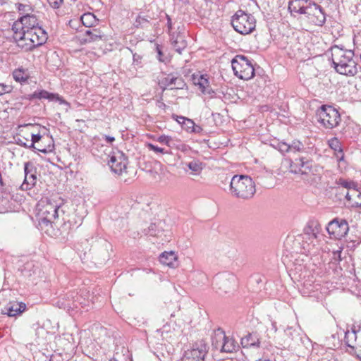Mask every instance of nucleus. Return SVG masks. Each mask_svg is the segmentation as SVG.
Wrapping results in <instances>:
<instances>
[{"label":"nucleus","mask_w":361,"mask_h":361,"mask_svg":"<svg viewBox=\"0 0 361 361\" xmlns=\"http://www.w3.org/2000/svg\"><path fill=\"white\" fill-rule=\"evenodd\" d=\"M42 139V135L39 133H32L31 134V142L28 146V149H32L33 150H36L44 154H47L49 152H51V149L47 148H37L35 146V144L39 142V141Z\"/></svg>","instance_id":"nucleus-28"},{"label":"nucleus","mask_w":361,"mask_h":361,"mask_svg":"<svg viewBox=\"0 0 361 361\" xmlns=\"http://www.w3.org/2000/svg\"><path fill=\"white\" fill-rule=\"evenodd\" d=\"M305 16L314 25L322 26L326 22V16L322 8L314 2H312Z\"/></svg>","instance_id":"nucleus-11"},{"label":"nucleus","mask_w":361,"mask_h":361,"mask_svg":"<svg viewBox=\"0 0 361 361\" xmlns=\"http://www.w3.org/2000/svg\"><path fill=\"white\" fill-rule=\"evenodd\" d=\"M357 195V193H354L353 192H351V190H349L345 195V198L347 200L350 201L353 197H356Z\"/></svg>","instance_id":"nucleus-44"},{"label":"nucleus","mask_w":361,"mask_h":361,"mask_svg":"<svg viewBox=\"0 0 361 361\" xmlns=\"http://www.w3.org/2000/svg\"><path fill=\"white\" fill-rule=\"evenodd\" d=\"M159 106L161 107V108H164L166 106V104L163 102H161L159 104Z\"/></svg>","instance_id":"nucleus-53"},{"label":"nucleus","mask_w":361,"mask_h":361,"mask_svg":"<svg viewBox=\"0 0 361 361\" xmlns=\"http://www.w3.org/2000/svg\"><path fill=\"white\" fill-rule=\"evenodd\" d=\"M294 330L292 329L291 327H288L286 330H285V332H286V334L290 337H292L293 336V333Z\"/></svg>","instance_id":"nucleus-46"},{"label":"nucleus","mask_w":361,"mask_h":361,"mask_svg":"<svg viewBox=\"0 0 361 361\" xmlns=\"http://www.w3.org/2000/svg\"><path fill=\"white\" fill-rule=\"evenodd\" d=\"M159 86L163 91L166 89H183L185 85L183 78L173 73L164 75L159 80Z\"/></svg>","instance_id":"nucleus-12"},{"label":"nucleus","mask_w":361,"mask_h":361,"mask_svg":"<svg viewBox=\"0 0 361 361\" xmlns=\"http://www.w3.org/2000/svg\"><path fill=\"white\" fill-rule=\"evenodd\" d=\"M108 164L114 173L121 174L126 169L128 159L122 152L117 151L111 155Z\"/></svg>","instance_id":"nucleus-13"},{"label":"nucleus","mask_w":361,"mask_h":361,"mask_svg":"<svg viewBox=\"0 0 361 361\" xmlns=\"http://www.w3.org/2000/svg\"><path fill=\"white\" fill-rule=\"evenodd\" d=\"M326 230L331 238L341 239L348 233L349 226L346 220L335 219L328 224Z\"/></svg>","instance_id":"nucleus-10"},{"label":"nucleus","mask_w":361,"mask_h":361,"mask_svg":"<svg viewBox=\"0 0 361 361\" xmlns=\"http://www.w3.org/2000/svg\"><path fill=\"white\" fill-rule=\"evenodd\" d=\"M236 276L231 273H223L216 275L214 279V284L219 293H228L236 286Z\"/></svg>","instance_id":"nucleus-9"},{"label":"nucleus","mask_w":361,"mask_h":361,"mask_svg":"<svg viewBox=\"0 0 361 361\" xmlns=\"http://www.w3.org/2000/svg\"><path fill=\"white\" fill-rule=\"evenodd\" d=\"M359 200L361 201V192L359 191V190L357 189V197H356Z\"/></svg>","instance_id":"nucleus-51"},{"label":"nucleus","mask_w":361,"mask_h":361,"mask_svg":"<svg viewBox=\"0 0 361 361\" xmlns=\"http://www.w3.org/2000/svg\"><path fill=\"white\" fill-rule=\"evenodd\" d=\"M36 168L32 162L27 161L24 164L25 178L20 185L23 190H30L36 185L37 176Z\"/></svg>","instance_id":"nucleus-14"},{"label":"nucleus","mask_w":361,"mask_h":361,"mask_svg":"<svg viewBox=\"0 0 361 361\" xmlns=\"http://www.w3.org/2000/svg\"><path fill=\"white\" fill-rule=\"evenodd\" d=\"M28 142L29 140L27 138L23 137V139H21L18 137L17 140V144L25 148H28V146L30 145V144H28Z\"/></svg>","instance_id":"nucleus-39"},{"label":"nucleus","mask_w":361,"mask_h":361,"mask_svg":"<svg viewBox=\"0 0 361 361\" xmlns=\"http://www.w3.org/2000/svg\"><path fill=\"white\" fill-rule=\"evenodd\" d=\"M37 148H42V146H38L37 147Z\"/></svg>","instance_id":"nucleus-60"},{"label":"nucleus","mask_w":361,"mask_h":361,"mask_svg":"<svg viewBox=\"0 0 361 361\" xmlns=\"http://www.w3.org/2000/svg\"><path fill=\"white\" fill-rule=\"evenodd\" d=\"M259 338L257 333H249L241 338V345L243 348L259 347Z\"/></svg>","instance_id":"nucleus-24"},{"label":"nucleus","mask_w":361,"mask_h":361,"mask_svg":"<svg viewBox=\"0 0 361 361\" xmlns=\"http://www.w3.org/2000/svg\"><path fill=\"white\" fill-rule=\"evenodd\" d=\"M276 148L282 154L295 153L302 152L304 149V145L299 140H293L291 144L284 142H280L277 144Z\"/></svg>","instance_id":"nucleus-18"},{"label":"nucleus","mask_w":361,"mask_h":361,"mask_svg":"<svg viewBox=\"0 0 361 361\" xmlns=\"http://www.w3.org/2000/svg\"><path fill=\"white\" fill-rule=\"evenodd\" d=\"M338 185L346 188L354 193H357L358 185L356 182L353 180H348L345 179L340 178L338 182Z\"/></svg>","instance_id":"nucleus-31"},{"label":"nucleus","mask_w":361,"mask_h":361,"mask_svg":"<svg viewBox=\"0 0 361 361\" xmlns=\"http://www.w3.org/2000/svg\"><path fill=\"white\" fill-rule=\"evenodd\" d=\"M181 165L183 166V169L186 171L185 166L188 167L190 171V174L192 175H200L203 169L204 164L200 161L199 159H194L189 162H181Z\"/></svg>","instance_id":"nucleus-22"},{"label":"nucleus","mask_w":361,"mask_h":361,"mask_svg":"<svg viewBox=\"0 0 361 361\" xmlns=\"http://www.w3.org/2000/svg\"><path fill=\"white\" fill-rule=\"evenodd\" d=\"M312 1L310 0H290L288 10L293 16L305 15Z\"/></svg>","instance_id":"nucleus-17"},{"label":"nucleus","mask_w":361,"mask_h":361,"mask_svg":"<svg viewBox=\"0 0 361 361\" xmlns=\"http://www.w3.org/2000/svg\"><path fill=\"white\" fill-rule=\"evenodd\" d=\"M67 306H68V307H71V305L70 303H68V304H67Z\"/></svg>","instance_id":"nucleus-58"},{"label":"nucleus","mask_w":361,"mask_h":361,"mask_svg":"<svg viewBox=\"0 0 361 361\" xmlns=\"http://www.w3.org/2000/svg\"><path fill=\"white\" fill-rule=\"evenodd\" d=\"M235 75L242 80H247L255 75L254 67L248 59L243 55H237L231 61Z\"/></svg>","instance_id":"nucleus-7"},{"label":"nucleus","mask_w":361,"mask_h":361,"mask_svg":"<svg viewBox=\"0 0 361 361\" xmlns=\"http://www.w3.org/2000/svg\"><path fill=\"white\" fill-rule=\"evenodd\" d=\"M212 345L216 350L226 353L235 352L239 348L235 339L226 336L225 332L220 329H217L212 337Z\"/></svg>","instance_id":"nucleus-6"},{"label":"nucleus","mask_w":361,"mask_h":361,"mask_svg":"<svg viewBox=\"0 0 361 361\" xmlns=\"http://www.w3.org/2000/svg\"><path fill=\"white\" fill-rule=\"evenodd\" d=\"M9 92V87L0 84V95H3L4 93Z\"/></svg>","instance_id":"nucleus-43"},{"label":"nucleus","mask_w":361,"mask_h":361,"mask_svg":"<svg viewBox=\"0 0 361 361\" xmlns=\"http://www.w3.org/2000/svg\"><path fill=\"white\" fill-rule=\"evenodd\" d=\"M171 138L166 135H161L157 138V141L161 144L168 145Z\"/></svg>","instance_id":"nucleus-40"},{"label":"nucleus","mask_w":361,"mask_h":361,"mask_svg":"<svg viewBox=\"0 0 361 361\" xmlns=\"http://www.w3.org/2000/svg\"><path fill=\"white\" fill-rule=\"evenodd\" d=\"M18 10H19V11L20 12V13L23 16L25 15L27 13H30L33 11V9L32 8V7L30 6H29V5H24V4H19Z\"/></svg>","instance_id":"nucleus-33"},{"label":"nucleus","mask_w":361,"mask_h":361,"mask_svg":"<svg viewBox=\"0 0 361 361\" xmlns=\"http://www.w3.org/2000/svg\"><path fill=\"white\" fill-rule=\"evenodd\" d=\"M61 202H57L54 198H42L38 203L39 223L41 226H49L59 216V209Z\"/></svg>","instance_id":"nucleus-4"},{"label":"nucleus","mask_w":361,"mask_h":361,"mask_svg":"<svg viewBox=\"0 0 361 361\" xmlns=\"http://www.w3.org/2000/svg\"><path fill=\"white\" fill-rule=\"evenodd\" d=\"M159 261L164 265L174 267L177 261V255L173 251L164 252L159 256Z\"/></svg>","instance_id":"nucleus-25"},{"label":"nucleus","mask_w":361,"mask_h":361,"mask_svg":"<svg viewBox=\"0 0 361 361\" xmlns=\"http://www.w3.org/2000/svg\"><path fill=\"white\" fill-rule=\"evenodd\" d=\"M25 126L26 128H32V127H34V126L32 124H31V123L26 124Z\"/></svg>","instance_id":"nucleus-54"},{"label":"nucleus","mask_w":361,"mask_h":361,"mask_svg":"<svg viewBox=\"0 0 361 361\" xmlns=\"http://www.w3.org/2000/svg\"><path fill=\"white\" fill-rule=\"evenodd\" d=\"M231 25L238 33L247 35L255 30L256 20L252 14L238 10L232 17Z\"/></svg>","instance_id":"nucleus-5"},{"label":"nucleus","mask_w":361,"mask_h":361,"mask_svg":"<svg viewBox=\"0 0 361 361\" xmlns=\"http://www.w3.org/2000/svg\"><path fill=\"white\" fill-rule=\"evenodd\" d=\"M271 326H272V329L274 331V332H276L277 331L276 323L275 322H273L271 323Z\"/></svg>","instance_id":"nucleus-49"},{"label":"nucleus","mask_w":361,"mask_h":361,"mask_svg":"<svg viewBox=\"0 0 361 361\" xmlns=\"http://www.w3.org/2000/svg\"><path fill=\"white\" fill-rule=\"evenodd\" d=\"M147 147H148L149 149L152 150L156 153H161V154L166 153V151L164 148L157 147L152 143H149L147 145Z\"/></svg>","instance_id":"nucleus-36"},{"label":"nucleus","mask_w":361,"mask_h":361,"mask_svg":"<svg viewBox=\"0 0 361 361\" xmlns=\"http://www.w3.org/2000/svg\"><path fill=\"white\" fill-rule=\"evenodd\" d=\"M110 361H119V353L116 352L114 355V359Z\"/></svg>","instance_id":"nucleus-48"},{"label":"nucleus","mask_w":361,"mask_h":361,"mask_svg":"<svg viewBox=\"0 0 361 361\" xmlns=\"http://www.w3.org/2000/svg\"><path fill=\"white\" fill-rule=\"evenodd\" d=\"M257 361H271V360H269V359H259V360H258Z\"/></svg>","instance_id":"nucleus-56"},{"label":"nucleus","mask_w":361,"mask_h":361,"mask_svg":"<svg viewBox=\"0 0 361 361\" xmlns=\"http://www.w3.org/2000/svg\"><path fill=\"white\" fill-rule=\"evenodd\" d=\"M73 302H75V300L73 301ZM73 305L74 307H76V305H75V304H74V303H73Z\"/></svg>","instance_id":"nucleus-59"},{"label":"nucleus","mask_w":361,"mask_h":361,"mask_svg":"<svg viewBox=\"0 0 361 361\" xmlns=\"http://www.w3.org/2000/svg\"><path fill=\"white\" fill-rule=\"evenodd\" d=\"M352 207H358L361 209V202L358 201H355L353 204Z\"/></svg>","instance_id":"nucleus-47"},{"label":"nucleus","mask_w":361,"mask_h":361,"mask_svg":"<svg viewBox=\"0 0 361 361\" xmlns=\"http://www.w3.org/2000/svg\"><path fill=\"white\" fill-rule=\"evenodd\" d=\"M80 20L82 23L87 27L90 29L91 27L94 26L97 22L98 19L96 16L92 13H85L80 17Z\"/></svg>","instance_id":"nucleus-27"},{"label":"nucleus","mask_w":361,"mask_h":361,"mask_svg":"<svg viewBox=\"0 0 361 361\" xmlns=\"http://www.w3.org/2000/svg\"><path fill=\"white\" fill-rule=\"evenodd\" d=\"M195 122L190 118H188L185 122L183 124L182 128L185 130L188 133H191L193 127H194Z\"/></svg>","instance_id":"nucleus-35"},{"label":"nucleus","mask_w":361,"mask_h":361,"mask_svg":"<svg viewBox=\"0 0 361 361\" xmlns=\"http://www.w3.org/2000/svg\"><path fill=\"white\" fill-rule=\"evenodd\" d=\"M14 39L19 47L32 50L44 44L48 38L47 32L39 24L36 16L26 13L13 25Z\"/></svg>","instance_id":"nucleus-1"},{"label":"nucleus","mask_w":361,"mask_h":361,"mask_svg":"<svg viewBox=\"0 0 361 361\" xmlns=\"http://www.w3.org/2000/svg\"><path fill=\"white\" fill-rule=\"evenodd\" d=\"M35 95L39 99H53L54 94L48 92L46 90H42L37 94L35 93Z\"/></svg>","instance_id":"nucleus-34"},{"label":"nucleus","mask_w":361,"mask_h":361,"mask_svg":"<svg viewBox=\"0 0 361 361\" xmlns=\"http://www.w3.org/2000/svg\"><path fill=\"white\" fill-rule=\"evenodd\" d=\"M202 130H203V129L201 126H197V125H195V123H194V127H193L191 133L200 134L202 132Z\"/></svg>","instance_id":"nucleus-45"},{"label":"nucleus","mask_w":361,"mask_h":361,"mask_svg":"<svg viewBox=\"0 0 361 361\" xmlns=\"http://www.w3.org/2000/svg\"><path fill=\"white\" fill-rule=\"evenodd\" d=\"M104 38L105 35L103 34L99 30L88 29L85 32L81 41L84 43H90L103 40Z\"/></svg>","instance_id":"nucleus-21"},{"label":"nucleus","mask_w":361,"mask_h":361,"mask_svg":"<svg viewBox=\"0 0 361 361\" xmlns=\"http://www.w3.org/2000/svg\"><path fill=\"white\" fill-rule=\"evenodd\" d=\"M357 355V357L361 360V348L360 350L357 351V353H354Z\"/></svg>","instance_id":"nucleus-50"},{"label":"nucleus","mask_w":361,"mask_h":361,"mask_svg":"<svg viewBox=\"0 0 361 361\" xmlns=\"http://www.w3.org/2000/svg\"><path fill=\"white\" fill-rule=\"evenodd\" d=\"M159 224H161V222H159L158 225L156 224H152L148 227L145 234L151 236H158L159 233L161 232V231L158 228Z\"/></svg>","instance_id":"nucleus-32"},{"label":"nucleus","mask_w":361,"mask_h":361,"mask_svg":"<svg viewBox=\"0 0 361 361\" xmlns=\"http://www.w3.org/2000/svg\"><path fill=\"white\" fill-rule=\"evenodd\" d=\"M195 84L199 86L203 94L209 95L214 94V92L209 87L208 79L204 75H201L197 80L195 82Z\"/></svg>","instance_id":"nucleus-26"},{"label":"nucleus","mask_w":361,"mask_h":361,"mask_svg":"<svg viewBox=\"0 0 361 361\" xmlns=\"http://www.w3.org/2000/svg\"><path fill=\"white\" fill-rule=\"evenodd\" d=\"M230 190L238 198L249 199L256 192L255 183L248 176L235 175L230 183Z\"/></svg>","instance_id":"nucleus-3"},{"label":"nucleus","mask_w":361,"mask_h":361,"mask_svg":"<svg viewBox=\"0 0 361 361\" xmlns=\"http://www.w3.org/2000/svg\"><path fill=\"white\" fill-rule=\"evenodd\" d=\"M63 0H47L49 4L54 8L60 7Z\"/></svg>","instance_id":"nucleus-38"},{"label":"nucleus","mask_w":361,"mask_h":361,"mask_svg":"<svg viewBox=\"0 0 361 361\" xmlns=\"http://www.w3.org/2000/svg\"><path fill=\"white\" fill-rule=\"evenodd\" d=\"M173 118L176 119V121L180 123L182 126L183 124L185 122V121L188 119V118H185L182 116H173Z\"/></svg>","instance_id":"nucleus-41"},{"label":"nucleus","mask_w":361,"mask_h":361,"mask_svg":"<svg viewBox=\"0 0 361 361\" xmlns=\"http://www.w3.org/2000/svg\"><path fill=\"white\" fill-rule=\"evenodd\" d=\"M168 27L169 29L171 28V18H169V17H168Z\"/></svg>","instance_id":"nucleus-52"},{"label":"nucleus","mask_w":361,"mask_h":361,"mask_svg":"<svg viewBox=\"0 0 361 361\" xmlns=\"http://www.w3.org/2000/svg\"><path fill=\"white\" fill-rule=\"evenodd\" d=\"M206 353V345L204 343L196 344L195 348L185 352L182 361H204Z\"/></svg>","instance_id":"nucleus-16"},{"label":"nucleus","mask_w":361,"mask_h":361,"mask_svg":"<svg viewBox=\"0 0 361 361\" xmlns=\"http://www.w3.org/2000/svg\"><path fill=\"white\" fill-rule=\"evenodd\" d=\"M102 139L106 143H109V144L112 143L115 140V137H114L110 136V135H102Z\"/></svg>","instance_id":"nucleus-42"},{"label":"nucleus","mask_w":361,"mask_h":361,"mask_svg":"<svg viewBox=\"0 0 361 361\" xmlns=\"http://www.w3.org/2000/svg\"><path fill=\"white\" fill-rule=\"evenodd\" d=\"M287 161L289 164L290 171L293 173L306 175L312 170V161L305 158L302 157L295 160L287 159Z\"/></svg>","instance_id":"nucleus-15"},{"label":"nucleus","mask_w":361,"mask_h":361,"mask_svg":"<svg viewBox=\"0 0 361 361\" xmlns=\"http://www.w3.org/2000/svg\"><path fill=\"white\" fill-rule=\"evenodd\" d=\"M344 341L347 346L352 349L351 353L354 354L360 350L361 344L357 342V332L354 329L345 331Z\"/></svg>","instance_id":"nucleus-20"},{"label":"nucleus","mask_w":361,"mask_h":361,"mask_svg":"<svg viewBox=\"0 0 361 361\" xmlns=\"http://www.w3.org/2000/svg\"><path fill=\"white\" fill-rule=\"evenodd\" d=\"M128 353V350L126 349H125L124 348H122V353Z\"/></svg>","instance_id":"nucleus-57"},{"label":"nucleus","mask_w":361,"mask_h":361,"mask_svg":"<svg viewBox=\"0 0 361 361\" xmlns=\"http://www.w3.org/2000/svg\"><path fill=\"white\" fill-rule=\"evenodd\" d=\"M172 44L175 51L179 54H181L187 47V42L181 35H177L175 39H173Z\"/></svg>","instance_id":"nucleus-30"},{"label":"nucleus","mask_w":361,"mask_h":361,"mask_svg":"<svg viewBox=\"0 0 361 361\" xmlns=\"http://www.w3.org/2000/svg\"><path fill=\"white\" fill-rule=\"evenodd\" d=\"M139 58H140L139 56H137V58H136V55L135 54L133 55V59H134L135 61H138V59Z\"/></svg>","instance_id":"nucleus-55"},{"label":"nucleus","mask_w":361,"mask_h":361,"mask_svg":"<svg viewBox=\"0 0 361 361\" xmlns=\"http://www.w3.org/2000/svg\"><path fill=\"white\" fill-rule=\"evenodd\" d=\"M25 308V304L13 301L8 302L4 309L1 310V313L7 314L9 317H15L24 312Z\"/></svg>","instance_id":"nucleus-19"},{"label":"nucleus","mask_w":361,"mask_h":361,"mask_svg":"<svg viewBox=\"0 0 361 361\" xmlns=\"http://www.w3.org/2000/svg\"><path fill=\"white\" fill-rule=\"evenodd\" d=\"M13 78L17 82H25L29 78V73L27 69L19 68L13 72Z\"/></svg>","instance_id":"nucleus-29"},{"label":"nucleus","mask_w":361,"mask_h":361,"mask_svg":"<svg viewBox=\"0 0 361 361\" xmlns=\"http://www.w3.org/2000/svg\"><path fill=\"white\" fill-rule=\"evenodd\" d=\"M331 58L334 68L338 73L353 76L357 73L352 50L334 46L331 47Z\"/></svg>","instance_id":"nucleus-2"},{"label":"nucleus","mask_w":361,"mask_h":361,"mask_svg":"<svg viewBox=\"0 0 361 361\" xmlns=\"http://www.w3.org/2000/svg\"><path fill=\"white\" fill-rule=\"evenodd\" d=\"M329 145L335 152V156L338 161H343L344 153L341 143L337 137H333L329 140Z\"/></svg>","instance_id":"nucleus-23"},{"label":"nucleus","mask_w":361,"mask_h":361,"mask_svg":"<svg viewBox=\"0 0 361 361\" xmlns=\"http://www.w3.org/2000/svg\"><path fill=\"white\" fill-rule=\"evenodd\" d=\"M318 121L326 128L332 129L338 126L341 116L331 106L322 105L317 111Z\"/></svg>","instance_id":"nucleus-8"},{"label":"nucleus","mask_w":361,"mask_h":361,"mask_svg":"<svg viewBox=\"0 0 361 361\" xmlns=\"http://www.w3.org/2000/svg\"><path fill=\"white\" fill-rule=\"evenodd\" d=\"M157 51L158 60L161 62L166 63L167 61V58L164 57V56L161 51V47H159V46L157 47Z\"/></svg>","instance_id":"nucleus-37"}]
</instances>
